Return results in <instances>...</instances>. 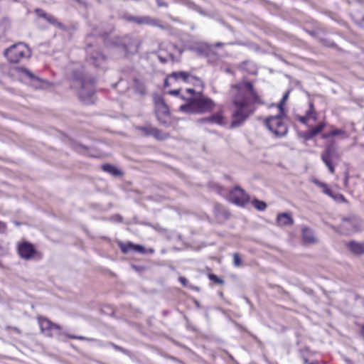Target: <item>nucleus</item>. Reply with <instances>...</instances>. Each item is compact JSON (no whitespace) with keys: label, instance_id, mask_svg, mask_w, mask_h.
<instances>
[{"label":"nucleus","instance_id":"nucleus-35","mask_svg":"<svg viewBox=\"0 0 364 364\" xmlns=\"http://www.w3.org/2000/svg\"><path fill=\"white\" fill-rule=\"evenodd\" d=\"M242 264V260L240 257L239 254L234 253L233 254V265L236 267H240Z\"/></svg>","mask_w":364,"mask_h":364},{"label":"nucleus","instance_id":"nucleus-56","mask_svg":"<svg viewBox=\"0 0 364 364\" xmlns=\"http://www.w3.org/2000/svg\"><path fill=\"white\" fill-rule=\"evenodd\" d=\"M132 268L134 269L136 271H139L140 269V267H136V265H132Z\"/></svg>","mask_w":364,"mask_h":364},{"label":"nucleus","instance_id":"nucleus-41","mask_svg":"<svg viewBox=\"0 0 364 364\" xmlns=\"http://www.w3.org/2000/svg\"><path fill=\"white\" fill-rule=\"evenodd\" d=\"M135 22L136 24L139 25H144V16H135Z\"/></svg>","mask_w":364,"mask_h":364},{"label":"nucleus","instance_id":"nucleus-58","mask_svg":"<svg viewBox=\"0 0 364 364\" xmlns=\"http://www.w3.org/2000/svg\"><path fill=\"white\" fill-rule=\"evenodd\" d=\"M348 181V176H346V178H345V183H346Z\"/></svg>","mask_w":364,"mask_h":364},{"label":"nucleus","instance_id":"nucleus-27","mask_svg":"<svg viewBox=\"0 0 364 364\" xmlns=\"http://www.w3.org/2000/svg\"><path fill=\"white\" fill-rule=\"evenodd\" d=\"M158 57H159V60H160L161 63H165L168 62V60H171V61H173V62L178 61V58H176L175 57V55H174L173 53H168V54L167 55V56H164V55H162V53H161L159 55V56H158Z\"/></svg>","mask_w":364,"mask_h":364},{"label":"nucleus","instance_id":"nucleus-48","mask_svg":"<svg viewBox=\"0 0 364 364\" xmlns=\"http://www.w3.org/2000/svg\"><path fill=\"white\" fill-rule=\"evenodd\" d=\"M179 281H180V282H181L183 285H184V286H186V284H187V282H188V280L186 279V278H185V277H181L179 278Z\"/></svg>","mask_w":364,"mask_h":364},{"label":"nucleus","instance_id":"nucleus-1","mask_svg":"<svg viewBox=\"0 0 364 364\" xmlns=\"http://www.w3.org/2000/svg\"><path fill=\"white\" fill-rule=\"evenodd\" d=\"M232 104L231 128L242 126L255 111V105L261 100L251 82L242 81L232 85L230 89Z\"/></svg>","mask_w":364,"mask_h":364},{"label":"nucleus","instance_id":"nucleus-49","mask_svg":"<svg viewBox=\"0 0 364 364\" xmlns=\"http://www.w3.org/2000/svg\"><path fill=\"white\" fill-rule=\"evenodd\" d=\"M171 47H172L174 50H177V51L178 52V53H179V55H180L182 54V50H181V48H179L178 47H177V46H175V45H172V46H171Z\"/></svg>","mask_w":364,"mask_h":364},{"label":"nucleus","instance_id":"nucleus-18","mask_svg":"<svg viewBox=\"0 0 364 364\" xmlns=\"http://www.w3.org/2000/svg\"><path fill=\"white\" fill-rule=\"evenodd\" d=\"M325 127L324 123H320L317 124L316 127L305 132L304 138L306 140H310L313 139L315 136L321 132Z\"/></svg>","mask_w":364,"mask_h":364},{"label":"nucleus","instance_id":"nucleus-50","mask_svg":"<svg viewBox=\"0 0 364 364\" xmlns=\"http://www.w3.org/2000/svg\"><path fill=\"white\" fill-rule=\"evenodd\" d=\"M186 92L191 94V95H195L196 92L195 90L193 88H188L186 90Z\"/></svg>","mask_w":364,"mask_h":364},{"label":"nucleus","instance_id":"nucleus-23","mask_svg":"<svg viewBox=\"0 0 364 364\" xmlns=\"http://www.w3.org/2000/svg\"><path fill=\"white\" fill-rule=\"evenodd\" d=\"M102 169L104 171L109 173L114 176H119L122 175V172L120 170H119L115 166H114L111 164H102Z\"/></svg>","mask_w":364,"mask_h":364},{"label":"nucleus","instance_id":"nucleus-46","mask_svg":"<svg viewBox=\"0 0 364 364\" xmlns=\"http://www.w3.org/2000/svg\"><path fill=\"white\" fill-rule=\"evenodd\" d=\"M151 16H144V24H146V25H149L151 24Z\"/></svg>","mask_w":364,"mask_h":364},{"label":"nucleus","instance_id":"nucleus-36","mask_svg":"<svg viewBox=\"0 0 364 364\" xmlns=\"http://www.w3.org/2000/svg\"><path fill=\"white\" fill-rule=\"evenodd\" d=\"M344 133H345V132L343 130L336 129L331 131L329 134L324 135L323 138H326L328 136H335L337 135L343 134Z\"/></svg>","mask_w":364,"mask_h":364},{"label":"nucleus","instance_id":"nucleus-51","mask_svg":"<svg viewBox=\"0 0 364 364\" xmlns=\"http://www.w3.org/2000/svg\"><path fill=\"white\" fill-rule=\"evenodd\" d=\"M325 194L332 198L334 193L328 188L327 192Z\"/></svg>","mask_w":364,"mask_h":364},{"label":"nucleus","instance_id":"nucleus-19","mask_svg":"<svg viewBox=\"0 0 364 364\" xmlns=\"http://www.w3.org/2000/svg\"><path fill=\"white\" fill-rule=\"evenodd\" d=\"M277 223L280 225L288 226L292 225L294 223V220L291 215L287 213H282L277 215Z\"/></svg>","mask_w":364,"mask_h":364},{"label":"nucleus","instance_id":"nucleus-13","mask_svg":"<svg viewBox=\"0 0 364 364\" xmlns=\"http://www.w3.org/2000/svg\"><path fill=\"white\" fill-rule=\"evenodd\" d=\"M341 226L348 233L356 232L360 229V221L358 218L353 215L348 218H343L342 219Z\"/></svg>","mask_w":364,"mask_h":364},{"label":"nucleus","instance_id":"nucleus-32","mask_svg":"<svg viewBox=\"0 0 364 364\" xmlns=\"http://www.w3.org/2000/svg\"><path fill=\"white\" fill-rule=\"evenodd\" d=\"M150 26L160 28L162 30L166 29V26L161 23V21L155 18H151Z\"/></svg>","mask_w":364,"mask_h":364},{"label":"nucleus","instance_id":"nucleus-5","mask_svg":"<svg viewBox=\"0 0 364 364\" xmlns=\"http://www.w3.org/2000/svg\"><path fill=\"white\" fill-rule=\"evenodd\" d=\"M38 324L41 332L48 337H53L56 335L64 334L61 332V327L56 323L51 322L50 320L43 318H38ZM68 338L80 341H94L93 338H88L82 336H75L65 333Z\"/></svg>","mask_w":364,"mask_h":364},{"label":"nucleus","instance_id":"nucleus-25","mask_svg":"<svg viewBox=\"0 0 364 364\" xmlns=\"http://www.w3.org/2000/svg\"><path fill=\"white\" fill-rule=\"evenodd\" d=\"M305 115L309 119H314V121L317 119V114L315 111L314 105L313 102L310 101L309 103V109L306 112Z\"/></svg>","mask_w":364,"mask_h":364},{"label":"nucleus","instance_id":"nucleus-14","mask_svg":"<svg viewBox=\"0 0 364 364\" xmlns=\"http://www.w3.org/2000/svg\"><path fill=\"white\" fill-rule=\"evenodd\" d=\"M197 124L203 125L204 124H215L223 125L224 124V119L222 113L217 112L208 117H203L197 120Z\"/></svg>","mask_w":364,"mask_h":364},{"label":"nucleus","instance_id":"nucleus-3","mask_svg":"<svg viewBox=\"0 0 364 364\" xmlns=\"http://www.w3.org/2000/svg\"><path fill=\"white\" fill-rule=\"evenodd\" d=\"M215 107V102L209 97L201 93L188 99L186 104L181 105L179 110L187 114H203L211 112Z\"/></svg>","mask_w":364,"mask_h":364},{"label":"nucleus","instance_id":"nucleus-20","mask_svg":"<svg viewBox=\"0 0 364 364\" xmlns=\"http://www.w3.org/2000/svg\"><path fill=\"white\" fill-rule=\"evenodd\" d=\"M302 238L305 243L312 244L316 242L314 232L306 227L302 228Z\"/></svg>","mask_w":364,"mask_h":364},{"label":"nucleus","instance_id":"nucleus-21","mask_svg":"<svg viewBox=\"0 0 364 364\" xmlns=\"http://www.w3.org/2000/svg\"><path fill=\"white\" fill-rule=\"evenodd\" d=\"M214 213L216 217H223V218H228L230 215V212L220 204L215 205Z\"/></svg>","mask_w":364,"mask_h":364},{"label":"nucleus","instance_id":"nucleus-42","mask_svg":"<svg viewBox=\"0 0 364 364\" xmlns=\"http://www.w3.org/2000/svg\"><path fill=\"white\" fill-rule=\"evenodd\" d=\"M156 4L159 7H166L168 6V4L164 1L163 0H156Z\"/></svg>","mask_w":364,"mask_h":364},{"label":"nucleus","instance_id":"nucleus-28","mask_svg":"<svg viewBox=\"0 0 364 364\" xmlns=\"http://www.w3.org/2000/svg\"><path fill=\"white\" fill-rule=\"evenodd\" d=\"M252 204L257 210L259 211H263L267 208V204L265 202L256 198L252 200Z\"/></svg>","mask_w":364,"mask_h":364},{"label":"nucleus","instance_id":"nucleus-4","mask_svg":"<svg viewBox=\"0 0 364 364\" xmlns=\"http://www.w3.org/2000/svg\"><path fill=\"white\" fill-rule=\"evenodd\" d=\"M287 118L285 112L279 110L277 114L267 117L264 121L265 127L276 136H284L288 132V127L284 120Z\"/></svg>","mask_w":364,"mask_h":364},{"label":"nucleus","instance_id":"nucleus-53","mask_svg":"<svg viewBox=\"0 0 364 364\" xmlns=\"http://www.w3.org/2000/svg\"><path fill=\"white\" fill-rule=\"evenodd\" d=\"M223 45V43H221V42H218V43H216L214 45V46H215V47H220V46H222Z\"/></svg>","mask_w":364,"mask_h":364},{"label":"nucleus","instance_id":"nucleus-29","mask_svg":"<svg viewBox=\"0 0 364 364\" xmlns=\"http://www.w3.org/2000/svg\"><path fill=\"white\" fill-rule=\"evenodd\" d=\"M289 93H290V90H287L283 95L281 101L279 102V105H278V109L279 111H282V112H285L284 111V105L286 102V101L288 100L289 98Z\"/></svg>","mask_w":364,"mask_h":364},{"label":"nucleus","instance_id":"nucleus-8","mask_svg":"<svg viewBox=\"0 0 364 364\" xmlns=\"http://www.w3.org/2000/svg\"><path fill=\"white\" fill-rule=\"evenodd\" d=\"M112 44L116 47L122 48L125 54H128L137 51L139 41L130 36H125L117 38L113 41Z\"/></svg>","mask_w":364,"mask_h":364},{"label":"nucleus","instance_id":"nucleus-52","mask_svg":"<svg viewBox=\"0 0 364 364\" xmlns=\"http://www.w3.org/2000/svg\"><path fill=\"white\" fill-rule=\"evenodd\" d=\"M171 77H169V75L164 80V86L165 87H168L169 86V82H168V80L169 79H171Z\"/></svg>","mask_w":364,"mask_h":364},{"label":"nucleus","instance_id":"nucleus-33","mask_svg":"<svg viewBox=\"0 0 364 364\" xmlns=\"http://www.w3.org/2000/svg\"><path fill=\"white\" fill-rule=\"evenodd\" d=\"M331 198H333L336 202L347 203V200L345 198V197L343 196V195H342L341 193H334V194Z\"/></svg>","mask_w":364,"mask_h":364},{"label":"nucleus","instance_id":"nucleus-54","mask_svg":"<svg viewBox=\"0 0 364 364\" xmlns=\"http://www.w3.org/2000/svg\"><path fill=\"white\" fill-rule=\"evenodd\" d=\"M360 333L362 336L364 338V325L361 327Z\"/></svg>","mask_w":364,"mask_h":364},{"label":"nucleus","instance_id":"nucleus-37","mask_svg":"<svg viewBox=\"0 0 364 364\" xmlns=\"http://www.w3.org/2000/svg\"><path fill=\"white\" fill-rule=\"evenodd\" d=\"M132 251H135L140 253H145V248L141 245H135L133 243Z\"/></svg>","mask_w":364,"mask_h":364},{"label":"nucleus","instance_id":"nucleus-31","mask_svg":"<svg viewBox=\"0 0 364 364\" xmlns=\"http://www.w3.org/2000/svg\"><path fill=\"white\" fill-rule=\"evenodd\" d=\"M313 183L316 184L317 186L322 189V192L325 194L328 188V186L326 183L318 181V179H314Z\"/></svg>","mask_w":364,"mask_h":364},{"label":"nucleus","instance_id":"nucleus-39","mask_svg":"<svg viewBox=\"0 0 364 364\" xmlns=\"http://www.w3.org/2000/svg\"><path fill=\"white\" fill-rule=\"evenodd\" d=\"M22 72H23V73L26 75L31 80H38V77H36L35 75L30 70H28L26 68H23Z\"/></svg>","mask_w":364,"mask_h":364},{"label":"nucleus","instance_id":"nucleus-43","mask_svg":"<svg viewBox=\"0 0 364 364\" xmlns=\"http://www.w3.org/2000/svg\"><path fill=\"white\" fill-rule=\"evenodd\" d=\"M247 65H248V62H243L242 63V68L247 70V71L249 72L250 74L256 75L257 74V71L256 70H249V69L245 68V66Z\"/></svg>","mask_w":364,"mask_h":364},{"label":"nucleus","instance_id":"nucleus-47","mask_svg":"<svg viewBox=\"0 0 364 364\" xmlns=\"http://www.w3.org/2000/svg\"><path fill=\"white\" fill-rule=\"evenodd\" d=\"M180 90H172L169 91V94L174 96L179 95Z\"/></svg>","mask_w":364,"mask_h":364},{"label":"nucleus","instance_id":"nucleus-9","mask_svg":"<svg viewBox=\"0 0 364 364\" xmlns=\"http://www.w3.org/2000/svg\"><path fill=\"white\" fill-rule=\"evenodd\" d=\"M156 115L159 123L165 127L170 126V112L168 106L162 98H159L155 102Z\"/></svg>","mask_w":364,"mask_h":364},{"label":"nucleus","instance_id":"nucleus-10","mask_svg":"<svg viewBox=\"0 0 364 364\" xmlns=\"http://www.w3.org/2000/svg\"><path fill=\"white\" fill-rule=\"evenodd\" d=\"M93 35H87L86 38L87 48L86 52L87 53V59L90 63L97 68L102 66V63L105 60V56L99 50H92V43L90 42V38H92Z\"/></svg>","mask_w":364,"mask_h":364},{"label":"nucleus","instance_id":"nucleus-44","mask_svg":"<svg viewBox=\"0 0 364 364\" xmlns=\"http://www.w3.org/2000/svg\"><path fill=\"white\" fill-rule=\"evenodd\" d=\"M109 345L112 346L115 350H119V351L123 352V353H125V350L123 348H122V347H120V346H117V345H116V344H114L113 343H110Z\"/></svg>","mask_w":364,"mask_h":364},{"label":"nucleus","instance_id":"nucleus-30","mask_svg":"<svg viewBox=\"0 0 364 364\" xmlns=\"http://www.w3.org/2000/svg\"><path fill=\"white\" fill-rule=\"evenodd\" d=\"M139 130H140L145 136H151L152 134V130L154 129V127L151 126H144V127H139L137 128Z\"/></svg>","mask_w":364,"mask_h":364},{"label":"nucleus","instance_id":"nucleus-7","mask_svg":"<svg viewBox=\"0 0 364 364\" xmlns=\"http://www.w3.org/2000/svg\"><path fill=\"white\" fill-rule=\"evenodd\" d=\"M321 158L322 161L327 166L329 172L331 173H334V162L336 161L337 164L341 158L334 142H331L326 145L325 149L321 153Z\"/></svg>","mask_w":364,"mask_h":364},{"label":"nucleus","instance_id":"nucleus-57","mask_svg":"<svg viewBox=\"0 0 364 364\" xmlns=\"http://www.w3.org/2000/svg\"><path fill=\"white\" fill-rule=\"evenodd\" d=\"M0 228H3V229L5 228V225L3 223H0Z\"/></svg>","mask_w":364,"mask_h":364},{"label":"nucleus","instance_id":"nucleus-26","mask_svg":"<svg viewBox=\"0 0 364 364\" xmlns=\"http://www.w3.org/2000/svg\"><path fill=\"white\" fill-rule=\"evenodd\" d=\"M117 244L121 251L124 254L128 253L129 251H132L133 242H127V243H124L119 240L117 242Z\"/></svg>","mask_w":364,"mask_h":364},{"label":"nucleus","instance_id":"nucleus-6","mask_svg":"<svg viewBox=\"0 0 364 364\" xmlns=\"http://www.w3.org/2000/svg\"><path fill=\"white\" fill-rule=\"evenodd\" d=\"M4 54L11 63H17L23 58H29L31 50L25 43H18L6 49Z\"/></svg>","mask_w":364,"mask_h":364},{"label":"nucleus","instance_id":"nucleus-34","mask_svg":"<svg viewBox=\"0 0 364 364\" xmlns=\"http://www.w3.org/2000/svg\"><path fill=\"white\" fill-rule=\"evenodd\" d=\"M208 278L210 279V280L218 284H223L224 283V281L222 279H220L214 274H209Z\"/></svg>","mask_w":364,"mask_h":364},{"label":"nucleus","instance_id":"nucleus-22","mask_svg":"<svg viewBox=\"0 0 364 364\" xmlns=\"http://www.w3.org/2000/svg\"><path fill=\"white\" fill-rule=\"evenodd\" d=\"M45 20L52 26L57 27L62 31L66 30V27L62 23L58 21V20L56 18H55L53 16L49 14H47L46 17L45 18Z\"/></svg>","mask_w":364,"mask_h":364},{"label":"nucleus","instance_id":"nucleus-2","mask_svg":"<svg viewBox=\"0 0 364 364\" xmlns=\"http://www.w3.org/2000/svg\"><path fill=\"white\" fill-rule=\"evenodd\" d=\"M73 87L78 88V96L81 101L85 104H91L95 95V80L92 77L85 75L83 67L73 71Z\"/></svg>","mask_w":364,"mask_h":364},{"label":"nucleus","instance_id":"nucleus-16","mask_svg":"<svg viewBox=\"0 0 364 364\" xmlns=\"http://www.w3.org/2000/svg\"><path fill=\"white\" fill-rule=\"evenodd\" d=\"M169 77H173L176 80H181L184 82H192L193 80L200 81L198 78L184 71L173 72L169 75Z\"/></svg>","mask_w":364,"mask_h":364},{"label":"nucleus","instance_id":"nucleus-45","mask_svg":"<svg viewBox=\"0 0 364 364\" xmlns=\"http://www.w3.org/2000/svg\"><path fill=\"white\" fill-rule=\"evenodd\" d=\"M309 119L307 118V117L306 115L304 116H301L299 117V121L304 124H307V122L309 121Z\"/></svg>","mask_w":364,"mask_h":364},{"label":"nucleus","instance_id":"nucleus-38","mask_svg":"<svg viewBox=\"0 0 364 364\" xmlns=\"http://www.w3.org/2000/svg\"><path fill=\"white\" fill-rule=\"evenodd\" d=\"M35 13L39 17V18H44L46 17L47 16V13L43 11V9H35Z\"/></svg>","mask_w":364,"mask_h":364},{"label":"nucleus","instance_id":"nucleus-40","mask_svg":"<svg viewBox=\"0 0 364 364\" xmlns=\"http://www.w3.org/2000/svg\"><path fill=\"white\" fill-rule=\"evenodd\" d=\"M122 18L127 21H129V22H135V16H132L129 14H124L123 16H122Z\"/></svg>","mask_w":364,"mask_h":364},{"label":"nucleus","instance_id":"nucleus-55","mask_svg":"<svg viewBox=\"0 0 364 364\" xmlns=\"http://www.w3.org/2000/svg\"><path fill=\"white\" fill-rule=\"evenodd\" d=\"M75 1H77L80 4H85V1L82 0H75Z\"/></svg>","mask_w":364,"mask_h":364},{"label":"nucleus","instance_id":"nucleus-15","mask_svg":"<svg viewBox=\"0 0 364 364\" xmlns=\"http://www.w3.org/2000/svg\"><path fill=\"white\" fill-rule=\"evenodd\" d=\"M189 50L197 53L200 56L207 57L211 51V46L207 43L200 42L189 47Z\"/></svg>","mask_w":364,"mask_h":364},{"label":"nucleus","instance_id":"nucleus-59","mask_svg":"<svg viewBox=\"0 0 364 364\" xmlns=\"http://www.w3.org/2000/svg\"><path fill=\"white\" fill-rule=\"evenodd\" d=\"M118 218H119V220L122 221V217L118 216Z\"/></svg>","mask_w":364,"mask_h":364},{"label":"nucleus","instance_id":"nucleus-12","mask_svg":"<svg viewBox=\"0 0 364 364\" xmlns=\"http://www.w3.org/2000/svg\"><path fill=\"white\" fill-rule=\"evenodd\" d=\"M17 250L20 257L26 260L33 258L36 252L35 247L31 242L26 241L18 244Z\"/></svg>","mask_w":364,"mask_h":364},{"label":"nucleus","instance_id":"nucleus-11","mask_svg":"<svg viewBox=\"0 0 364 364\" xmlns=\"http://www.w3.org/2000/svg\"><path fill=\"white\" fill-rule=\"evenodd\" d=\"M229 198L232 203L240 206H245L250 201L249 195L239 186L230 191Z\"/></svg>","mask_w":364,"mask_h":364},{"label":"nucleus","instance_id":"nucleus-17","mask_svg":"<svg viewBox=\"0 0 364 364\" xmlns=\"http://www.w3.org/2000/svg\"><path fill=\"white\" fill-rule=\"evenodd\" d=\"M346 247L354 255L359 256L364 254V242L352 240L346 243Z\"/></svg>","mask_w":364,"mask_h":364},{"label":"nucleus","instance_id":"nucleus-24","mask_svg":"<svg viewBox=\"0 0 364 364\" xmlns=\"http://www.w3.org/2000/svg\"><path fill=\"white\" fill-rule=\"evenodd\" d=\"M156 139L159 141H164L170 137V135L168 133L163 132L161 130L154 127L152 130V134Z\"/></svg>","mask_w":364,"mask_h":364}]
</instances>
